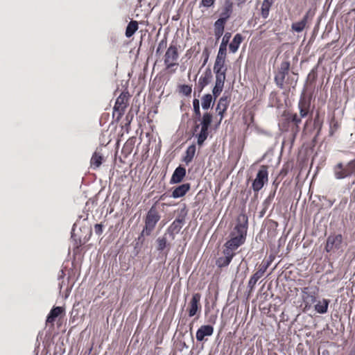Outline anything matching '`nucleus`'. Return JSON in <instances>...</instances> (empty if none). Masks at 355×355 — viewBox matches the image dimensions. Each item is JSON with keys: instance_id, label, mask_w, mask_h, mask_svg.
Returning a JSON list of instances; mask_svg holds the SVG:
<instances>
[{"instance_id": "f257e3e1", "label": "nucleus", "mask_w": 355, "mask_h": 355, "mask_svg": "<svg viewBox=\"0 0 355 355\" xmlns=\"http://www.w3.org/2000/svg\"><path fill=\"white\" fill-rule=\"evenodd\" d=\"M248 228V218L245 214H239L236 220V225L229 234L223 247L236 252L239 247L246 241Z\"/></svg>"}, {"instance_id": "f03ea898", "label": "nucleus", "mask_w": 355, "mask_h": 355, "mask_svg": "<svg viewBox=\"0 0 355 355\" xmlns=\"http://www.w3.org/2000/svg\"><path fill=\"white\" fill-rule=\"evenodd\" d=\"M284 119L279 123L280 130L282 132H290L292 140L294 141L299 133L300 124L302 119L297 113L288 112L284 114Z\"/></svg>"}, {"instance_id": "7ed1b4c3", "label": "nucleus", "mask_w": 355, "mask_h": 355, "mask_svg": "<svg viewBox=\"0 0 355 355\" xmlns=\"http://www.w3.org/2000/svg\"><path fill=\"white\" fill-rule=\"evenodd\" d=\"M213 119L212 114L210 112H205L202 117L199 119L200 123L194 127V131L197 132L199 128L200 130L195 135L197 138V144L199 146H202L209 136V128L211 124Z\"/></svg>"}, {"instance_id": "20e7f679", "label": "nucleus", "mask_w": 355, "mask_h": 355, "mask_svg": "<svg viewBox=\"0 0 355 355\" xmlns=\"http://www.w3.org/2000/svg\"><path fill=\"white\" fill-rule=\"evenodd\" d=\"M161 216L155 206H152L146 214L144 219L145 226L141 235L150 236L154 230Z\"/></svg>"}, {"instance_id": "39448f33", "label": "nucleus", "mask_w": 355, "mask_h": 355, "mask_svg": "<svg viewBox=\"0 0 355 355\" xmlns=\"http://www.w3.org/2000/svg\"><path fill=\"white\" fill-rule=\"evenodd\" d=\"M178 47L176 44H171L166 49L164 55V63L166 69L171 70V72L174 73L175 69L173 67L178 66L179 60Z\"/></svg>"}, {"instance_id": "423d86ee", "label": "nucleus", "mask_w": 355, "mask_h": 355, "mask_svg": "<svg viewBox=\"0 0 355 355\" xmlns=\"http://www.w3.org/2000/svg\"><path fill=\"white\" fill-rule=\"evenodd\" d=\"M130 96L128 92H123L116 98L113 107V116L114 117L116 116L117 121L121 118L125 109L128 106Z\"/></svg>"}, {"instance_id": "0eeeda50", "label": "nucleus", "mask_w": 355, "mask_h": 355, "mask_svg": "<svg viewBox=\"0 0 355 355\" xmlns=\"http://www.w3.org/2000/svg\"><path fill=\"white\" fill-rule=\"evenodd\" d=\"M268 166L261 165L252 182V188L255 193H258L268 182Z\"/></svg>"}, {"instance_id": "6e6552de", "label": "nucleus", "mask_w": 355, "mask_h": 355, "mask_svg": "<svg viewBox=\"0 0 355 355\" xmlns=\"http://www.w3.org/2000/svg\"><path fill=\"white\" fill-rule=\"evenodd\" d=\"M336 179H344L355 173V159L351 160L346 165L337 164L334 168Z\"/></svg>"}, {"instance_id": "1a4fd4ad", "label": "nucleus", "mask_w": 355, "mask_h": 355, "mask_svg": "<svg viewBox=\"0 0 355 355\" xmlns=\"http://www.w3.org/2000/svg\"><path fill=\"white\" fill-rule=\"evenodd\" d=\"M302 291V299L304 304L303 309L304 311H306L310 309L312 304L316 302L318 295V288L316 287H304L301 289Z\"/></svg>"}, {"instance_id": "9d476101", "label": "nucleus", "mask_w": 355, "mask_h": 355, "mask_svg": "<svg viewBox=\"0 0 355 355\" xmlns=\"http://www.w3.org/2000/svg\"><path fill=\"white\" fill-rule=\"evenodd\" d=\"M315 15L314 10L309 9L306 11L303 18L297 22H294L291 25L292 31L296 33H300L304 30L306 27L309 26V24H311L313 17Z\"/></svg>"}, {"instance_id": "9b49d317", "label": "nucleus", "mask_w": 355, "mask_h": 355, "mask_svg": "<svg viewBox=\"0 0 355 355\" xmlns=\"http://www.w3.org/2000/svg\"><path fill=\"white\" fill-rule=\"evenodd\" d=\"M343 243V236L340 234H331L327 239L325 250L327 252H332L339 250Z\"/></svg>"}, {"instance_id": "f8f14e48", "label": "nucleus", "mask_w": 355, "mask_h": 355, "mask_svg": "<svg viewBox=\"0 0 355 355\" xmlns=\"http://www.w3.org/2000/svg\"><path fill=\"white\" fill-rule=\"evenodd\" d=\"M201 295L199 293H194L188 306V313L189 317H193L201 311L200 304Z\"/></svg>"}, {"instance_id": "ddd939ff", "label": "nucleus", "mask_w": 355, "mask_h": 355, "mask_svg": "<svg viewBox=\"0 0 355 355\" xmlns=\"http://www.w3.org/2000/svg\"><path fill=\"white\" fill-rule=\"evenodd\" d=\"M311 96H306L304 93L302 94L298 102V108L300 110V117H306L310 111L311 107Z\"/></svg>"}, {"instance_id": "4468645a", "label": "nucleus", "mask_w": 355, "mask_h": 355, "mask_svg": "<svg viewBox=\"0 0 355 355\" xmlns=\"http://www.w3.org/2000/svg\"><path fill=\"white\" fill-rule=\"evenodd\" d=\"M216 74L215 86L212 92L215 98H217L222 92L226 78V71H214Z\"/></svg>"}, {"instance_id": "2eb2a0df", "label": "nucleus", "mask_w": 355, "mask_h": 355, "mask_svg": "<svg viewBox=\"0 0 355 355\" xmlns=\"http://www.w3.org/2000/svg\"><path fill=\"white\" fill-rule=\"evenodd\" d=\"M222 252L223 256L218 257L216 261V266L220 268L228 266L236 254V252H233L224 247Z\"/></svg>"}, {"instance_id": "dca6fc26", "label": "nucleus", "mask_w": 355, "mask_h": 355, "mask_svg": "<svg viewBox=\"0 0 355 355\" xmlns=\"http://www.w3.org/2000/svg\"><path fill=\"white\" fill-rule=\"evenodd\" d=\"M233 8L234 4L231 0H225L220 10L218 19H223L227 22L233 13Z\"/></svg>"}, {"instance_id": "f3484780", "label": "nucleus", "mask_w": 355, "mask_h": 355, "mask_svg": "<svg viewBox=\"0 0 355 355\" xmlns=\"http://www.w3.org/2000/svg\"><path fill=\"white\" fill-rule=\"evenodd\" d=\"M184 223V218L183 217L182 218H178L168 227L166 230L167 233L173 239H174L175 236L180 232Z\"/></svg>"}, {"instance_id": "a211bd4d", "label": "nucleus", "mask_w": 355, "mask_h": 355, "mask_svg": "<svg viewBox=\"0 0 355 355\" xmlns=\"http://www.w3.org/2000/svg\"><path fill=\"white\" fill-rule=\"evenodd\" d=\"M186 168L182 166L177 167L170 180L171 184H178L182 182L186 176Z\"/></svg>"}, {"instance_id": "6ab92c4d", "label": "nucleus", "mask_w": 355, "mask_h": 355, "mask_svg": "<svg viewBox=\"0 0 355 355\" xmlns=\"http://www.w3.org/2000/svg\"><path fill=\"white\" fill-rule=\"evenodd\" d=\"M214 333V327L211 325H202L196 332V340L202 341L205 336H210Z\"/></svg>"}, {"instance_id": "aec40b11", "label": "nucleus", "mask_w": 355, "mask_h": 355, "mask_svg": "<svg viewBox=\"0 0 355 355\" xmlns=\"http://www.w3.org/2000/svg\"><path fill=\"white\" fill-rule=\"evenodd\" d=\"M191 184L189 183H184L175 187L172 191L171 196L174 198H178L184 196L190 190Z\"/></svg>"}, {"instance_id": "412c9836", "label": "nucleus", "mask_w": 355, "mask_h": 355, "mask_svg": "<svg viewBox=\"0 0 355 355\" xmlns=\"http://www.w3.org/2000/svg\"><path fill=\"white\" fill-rule=\"evenodd\" d=\"M63 312H64V309L61 306H55L53 307L50 313H49L46 323V324H51V326L54 325V322L55 320V318L58 317L60 314H62Z\"/></svg>"}, {"instance_id": "4be33fe9", "label": "nucleus", "mask_w": 355, "mask_h": 355, "mask_svg": "<svg viewBox=\"0 0 355 355\" xmlns=\"http://www.w3.org/2000/svg\"><path fill=\"white\" fill-rule=\"evenodd\" d=\"M212 78L211 69H207L204 73L200 77L198 80V87L202 91L205 87L209 84Z\"/></svg>"}, {"instance_id": "5701e85b", "label": "nucleus", "mask_w": 355, "mask_h": 355, "mask_svg": "<svg viewBox=\"0 0 355 355\" xmlns=\"http://www.w3.org/2000/svg\"><path fill=\"white\" fill-rule=\"evenodd\" d=\"M226 23L223 19H218L214 22V35L216 40H219L223 35Z\"/></svg>"}, {"instance_id": "b1692460", "label": "nucleus", "mask_w": 355, "mask_h": 355, "mask_svg": "<svg viewBox=\"0 0 355 355\" xmlns=\"http://www.w3.org/2000/svg\"><path fill=\"white\" fill-rule=\"evenodd\" d=\"M275 0H263L261 6V15L263 19L269 16L270 10Z\"/></svg>"}, {"instance_id": "393cba45", "label": "nucleus", "mask_w": 355, "mask_h": 355, "mask_svg": "<svg viewBox=\"0 0 355 355\" xmlns=\"http://www.w3.org/2000/svg\"><path fill=\"white\" fill-rule=\"evenodd\" d=\"M225 55H217L214 66V71H226L227 67L225 65Z\"/></svg>"}, {"instance_id": "a878e982", "label": "nucleus", "mask_w": 355, "mask_h": 355, "mask_svg": "<svg viewBox=\"0 0 355 355\" xmlns=\"http://www.w3.org/2000/svg\"><path fill=\"white\" fill-rule=\"evenodd\" d=\"M272 261V258L270 257V259L267 261H263L259 266L257 271L252 275L257 279L261 278L266 272L268 268L270 266Z\"/></svg>"}, {"instance_id": "bb28decb", "label": "nucleus", "mask_w": 355, "mask_h": 355, "mask_svg": "<svg viewBox=\"0 0 355 355\" xmlns=\"http://www.w3.org/2000/svg\"><path fill=\"white\" fill-rule=\"evenodd\" d=\"M196 147L195 144H192L189 146L185 152V155L182 159V162H184L187 165L191 163L196 155Z\"/></svg>"}, {"instance_id": "cd10ccee", "label": "nucleus", "mask_w": 355, "mask_h": 355, "mask_svg": "<svg viewBox=\"0 0 355 355\" xmlns=\"http://www.w3.org/2000/svg\"><path fill=\"white\" fill-rule=\"evenodd\" d=\"M135 137H130L124 144L121 152L125 157H128L132 152L135 146Z\"/></svg>"}, {"instance_id": "c85d7f7f", "label": "nucleus", "mask_w": 355, "mask_h": 355, "mask_svg": "<svg viewBox=\"0 0 355 355\" xmlns=\"http://www.w3.org/2000/svg\"><path fill=\"white\" fill-rule=\"evenodd\" d=\"M229 105V101L227 96H222L218 101L217 105L216 110L218 112V114L220 115L221 118L223 117L224 112L227 110Z\"/></svg>"}, {"instance_id": "c756f323", "label": "nucleus", "mask_w": 355, "mask_h": 355, "mask_svg": "<svg viewBox=\"0 0 355 355\" xmlns=\"http://www.w3.org/2000/svg\"><path fill=\"white\" fill-rule=\"evenodd\" d=\"M243 40V37L240 33L236 34L232 41L229 45V49L230 51H232V53L236 52Z\"/></svg>"}, {"instance_id": "7c9ffc66", "label": "nucleus", "mask_w": 355, "mask_h": 355, "mask_svg": "<svg viewBox=\"0 0 355 355\" xmlns=\"http://www.w3.org/2000/svg\"><path fill=\"white\" fill-rule=\"evenodd\" d=\"M329 304V300L327 299H323L321 301H318V303L315 305V310L318 313L324 314L327 312Z\"/></svg>"}, {"instance_id": "2f4dec72", "label": "nucleus", "mask_w": 355, "mask_h": 355, "mask_svg": "<svg viewBox=\"0 0 355 355\" xmlns=\"http://www.w3.org/2000/svg\"><path fill=\"white\" fill-rule=\"evenodd\" d=\"M103 156L98 152H95L90 160V166L92 168H98L102 164Z\"/></svg>"}, {"instance_id": "473e14b6", "label": "nucleus", "mask_w": 355, "mask_h": 355, "mask_svg": "<svg viewBox=\"0 0 355 355\" xmlns=\"http://www.w3.org/2000/svg\"><path fill=\"white\" fill-rule=\"evenodd\" d=\"M137 30H138V22L135 20L130 21L126 27L125 36L127 37H132Z\"/></svg>"}, {"instance_id": "72a5a7b5", "label": "nucleus", "mask_w": 355, "mask_h": 355, "mask_svg": "<svg viewBox=\"0 0 355 355\" xmlns=\"http://www.w3.org/2000/svg\"><path fill=\"white\" fill-rule=\"evenodd\" d=\"M230 37H231L230 33H226L225 34V35L223 38L222 42L220 44V48H219V51L218 53V55H222L226 56V51H227L226 47H227V44L229 42Z\"/></svg>"}, {"instance_id": "f704fd0d", "label": "nucleus", "mask_w": 355, "mask_h": 355, "mask_svg": "<svg viewBox=\"0 0 355 355\" xmlns=\"http://www.w3.org/2000/svg\"><path fill=\"white\" fill-rule=\"evenodd\" d=\"M244 124L247 125L248 128L250 127L254 121V114L252 112H249L245 113L243 116Z\"/></svg>"}, {"instance_id": "c9c22d12", "label": "nucleus", "mask_w": 355, "mask_h": 355, "mask_svg": "<svg viewBox=\"0 0 355 355\" xmlns=\"http://www.w3.org/2000/svg\"><path fill=\"white\" fill-rule=\"evenodd\" d=\"M213 98L209 94H205L202 98V107L203 110H208L212 103Z\"/></svg>"}, {"instance_id": "e433bc0d", "label": "nucleus", "mask_w": 355, "mask_h": 355, "mask_svg": "<svg viewBox=\"0 0 355 355\" xmlns=\"http://www.w3.org/2000/svg\"><path fill=\"white\" fill-rule=\"evenodd\" d=\"M318 77V66L313 68L311 71L309 73L306 78L307 83L309 84H313L315 82Z\"/></svg>"}, {"instance_id": "4c0bfd02", "label": "nucleus", "mask_w": 355, "mask_h": 355, "mask_svg": "<svg viewBox=\"0 0 355 355\" xmlns=\"http://www.w3.org/2000/svg\"><path fill=\"white\" fill-rule=\"evenodd\" d=\"M178 91L180 93L182 94L184 96H190L192 92L191 85H180L178 87Z\"/></svg>"}, {"instance_id": "58836bf2", "label": "nucleus", "mask_w": 355, "mask_h": 355, "mask_svg": "<svg viewBox=\"0 0 355 355\" xmlns=\"http://www.w3.org/2000/svg\"><path fill=\"white\" fill-rule=\"evenodd\" d=\"M286 76L284 73H278L275 76V81L279 88H283Z\"/></svg>"}, {"instance_id": "ea45409f", "label": "nucleus", "mask_w": 355, "mask_h": 355, "mask_svg": "<svg viewBox=\"0 0 355 355\" xmlns=\"http://www.w3.org/2000/svg\"><path fill=\"white\" fill-rule=\"evenodd\" d=\"M193 112L196 118L200 119L202 117L200 110V102L197 98L193 100Z\"/></svg>"}, {"instance_id": "a19ab883", "label": "nucleus", "mask_w": 355, "mask_h": 355, "mask_svg": "<svg viewBox=\"0 0 355 355\" xmlns=\"http://www.w3.org/2000/svg\"><path fill=\"white\" fill-rule=\"evenodd\" d=\"M157 250L162 251L167 245V240L165 236L159 237L157 239Z\"/></svg>"}, {"instance_id": "79ce46f5", "label": "nucleus", "mask_w": 355, "mask_h": 355, "mask_svg": "<svg viewBox=\"0 0 355 355\" xmlns=\"http://www.w3.org/2000/svg\"><path fill=\"white\" fill-rule=\"evenodd\" d=\"M290 67V64L288 62H284L282 63L281 67L279 68V72L281 73H284L285 76L287 75Z\"/></svg>"}, {"instance_id": "37998d69", "label": "nucleus", "mask_w": 355, "mask_h": 355, "mask_svg": "<svg viewBox=\"0 0 355 355\" xmlns=\"http://www.w3.org/2000/svg\"><path fill=\"white\" fill-rule=\"evenodd\" d=\"M167 46L166 37L163 38L158 44L156 53H158L161 49H165Z\"/></svg>"}, {"instance_id": "c03bdc74", "label": "nucleus", "mask_w": 355, "mask_h": 355, "mask_svg": "<svg viewBox=\"0 0 355 355\" xmlns=\"http://www.w3.org/2000/svg\"><path fill=\"white\" fill-rule=\"evenodd\" d=\"M259 279L252 276L248 282V287L250 291L253 290Z\"/></svg>"}, {"instance_id": "a18cd8bd", "label": "nucleus", "mask_w": 355, "mask_h": 355, "mask_svg": "<svg viewBox=\"0 0 355 355\" xmlns=\"http://www.w3.org/2000/svg\"><path fill=\"white\" fill-rule=\"evenodd\" d=\"M94 232L97 235H101L103 232V225L101 223L96 224L94 225Z\"/></svg>"}, {"instance_id": "49530a36", "label": "nucleus", "mask_w": 355, "mask_h": 355, "mask_svg": "<svg viewBox=\"0 0 355 355\" xmlns=\"http://www.w3.org/2000/svg\"><path fill=\"white\" fill-rule=\"evenodd\" d=\"M215 3V0H202L201 5L205 8H210Z\"/></svg>"}, {"instance_id": "de8ad7c7", "label": "nucleus", "mask_w": 355, "mask_h": 355, "mask_svg": "<svg viewBox=\"0 0 355 355\" xmlns=\"http://www.w3.org/2000/svg\"><path fill=\"white\" fill-rule=\"evenodd\" d=\"M322 122H321L319 119V114L317 113L315 119H314V126L315 128H318V132L321 130Z\"/></svg>"}, {"instance_id": "09e8293b", "label": "nucleus", "mask_w": 355, "mask_h": 355, "mask_svg": "<svg viewBox=\"0 0 355 355\" xmlns=\"http://www.w3.org/2000/svg\"><path fill=\"white\" fill-rule=\"evenodd\" d=\"M132 119H133V115L130 114V113H128L126 115L125 120L127 121V122H126L125 126L127 128V130L128 129V127L130 126V124Z\"/></svg>"}, {"instance_id": "8fccbe9b", "label": "nucleus", "mask_w": 355, "mask_h": 355, "mask_svg": "<svg viewBox=\"0 0 355 355\" xmlns=\"http://www.w3.org/2000/svg\"><path fill=\"white\" fill-rule=\"evenodd\" d=\"M338 123L337 122H336L334 125H331L330 127V131H329V135L331 136H332L334 133V131L336 130V129L338 128Z\"/></svg>"}, {"instance_id": "3c124183", "label": "nucleus", "mask_w": 355, "mask_h": 355, "mask_svg": "<svg viewBox=\"0 0 355 355\" xmlns=\"http://www.w3.org/2000/svg\"><path fill=\"white\" fill-rule=\"evenodd\" d=\"M248 0H236V4L238 6H240L244 3H245Z\"/></svg>"}, {"instance_id": "603ef678", "label": "nucleus", "mask_w": 355, "mask_h": 355, "mask_svg": "<svg viewBox=\"0 0 355 355\" xmlns=\"http://www.w3.org/2000/svg\"><path fill=\"white\" fill-rule=\"evenodd\" d=\"M322 355H330V352L327 349H324L322 352Z\"/></svg>"}, {"instance_id": "864d4df0", "label": "nucleus", "mask_w": 355, "mask_h": 355, "mask_svg": "<svg viewBox=\"0 0 355 355\" xmlns=\"http://www.w3.org/2000/svg\"><path fill=\"white\" fill-rule=\"evenodd\" d=\"M82 245H83V243H81V241L80 240L79 243H76V248L78 249Z\"/></svg>"}, {"instance_id": "5fc2aeb1", "label": "nucleus", "mask_w": 355, "mask_h": 355, "mask_svg": "<svg viewBox=\"0 0 355 355\" xmlns=\"http://www.w3.org/2000/svg\"><path fill=\"white\" fill-rule=\"evenodd\" d=\"M208 56H209V55H208V54L207 53V55H206V58H205V61H204V64H206V62H207V60H208Z\"/></svg>"}, {"instance_id": "6e6d98bb", "label": "nucleus", "mask_w": 355, "mask_h": 355, "mask_svg": "<svg viewBox=\"0 0 355 355\" xmlns=\"http://www.w3.org/2000/svg\"><path fill=\"white\" fill-rule=\"evenodd\" d=\"M164 196H165V194H164V195L161 196L160 199H161V200H163V199L164 198Z\"/></svg>"}, {"instance_id": "4d7b16f0", "label": "nucleus", "mask_w": 355, "mask_h": 355, "mask_svg": "<svg viewBox=\"0 0 355 355\" xmlns=\"http://www.w3.org/2000/svg\"><path fill=\"white\" fill-rule=\"evenodd\" d=\"M63 276H64V272H63V270H62V275L60 276V277L62 278Z\"/></svg>"}, {"instance_id": "13d9d810", "label": "nucleus", "mask_w": 355, "mask_h": 355, "mask_svg": "<svg viewBox=\"0 0 355 355\" xmlns=\"http://www.w3.org/2000/svg\"><path fill=\"white\" fill-rule=\"evenodd\" d=\"M349 355H355V354L350 353Z\"/></svg>"}]
</instances>
